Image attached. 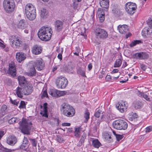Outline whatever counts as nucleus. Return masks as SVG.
I'll return each mask as SVG.
<instances>
[{
    "label": "nucleus",
    "mask_w": 152,
    "mask_h": 152,
    "mask_svg": "<svg viewBox=\"0 0 152 152\" xmlns=\"http://www.w3.org/2000/svg\"><path fill=\"white\" fill-rule=\"evenodd\" d=\"M52 33V30L51 27L43 26L39 30L37 34L41 40L47 41L50 39Z\"/></svg>",
    "instance_id": "nucleus-1"
},
{
    "label": "nucleus",
    "mask_w": 152,
    "mask_h": 152,
    "mask_svg": "<svg viewBox=\"0 0 152 152\" xmlns=\"http://www.w3.org/2000/svg\"><path fill=\"white\" fill-rule=\"evenodd\" d=\"M60 110L62 114L68 117H72L75 114V110L72 107L66 103L61 106Z\"/></svg>",
    "instance_id": "nucleus-2"
},
{
    "label": "nucleus",
    "mask_w": 152,
    "mask_h": 152,
    "mask_svg": "<svg viewBox=\"0 0 152 152\" xmlns=\"http://www.w3.org/2000/svg\"><path fill=\"white\" fill-rule=\"evenodd\" d=\"M25 12L27 18L30 20L35 19L36 17V9L30 4H28L26 6Z\"/></svg>",
    "instance_id": "nucleus-3"
},
{
    "label": "nucleus",
    "mask_w": 152,
    "mask_h": 152,
    "mask_svg": "<svg viewBox=\"0 0 152 152\" xmlns=\"http://www.w3.org/2000/svg\"><path fill=\"white\" fill-rule=\"evenodd\" d=\"M32 123L28 120L23 118L20 125L22 127L21 132L24 134H30V131L31 129Z\"/></svg>",
    "instance_id": "nucleus-4"
},
{
    "label": "nucleus",
    "mask_w": 152,
    "mask_h": 152,
    "mask_svg": "<svg viewBox=\"0 0 152 152\" xmlns=\"http://www.w3.org/2000/svg\"><path fill=\"white\" fill-rule=\"evenodd\" d=\"M3 6L5 11L7 13L12 12L15 8V4L14 0H4Z\"/></svg>",
    "instance_id": "nucleus-5"
},
{
    "label": "nucleus",
    "mask_w": 152,
    "mask_h": 152,
    "mask_svg": "<svg viewBox=\"0 0 152 152\" xmlns=\"http://www.w3.org/2000/svg\"><path fill=\"white\" fill-rule=\"evenodd\" d=\"M113 127L117 129H126L128 127L127 123L124 120L118 119L115 121L113 123Z\"/></svg>",
    "instance_id": "nucleus-6"
},
{
    "label": "nucleus",
    "mask_w": 152,
    "mask_h": 152,
    "mask_svg": "<svg viewBox=\"0 0 152 152\" xmlns=\"http://www.w3.org/2000/svg\"><path fill=\"white\" fill-rule=\"evenodd\" d=\"M55 83L58 88L64 89L67 86L68 81L66 78L60 76L56 78Z\"/></svg>",
    "instance_id": "nucleus-7"
},
{
    "label": "nucleus",
    "mask_w": 152,
    "mask_h": 152,
    "mask_svg": "<svg viewBox=\"0 0 152 152\" xmlns=\"http://www.w3.org/2000/svg\"><path fill=\"white\" fill-rule=\"evenodd\" d=\"M11 46L14 48H18L22 45V42L20 38L16 35H12L9 38Z\"/></svg>",
    "instance_id": "nucleus-8"
},
{
    "label": "nucleus",
    "mask_w": 152,
    "mask_h": 152,
    "mask_svg": "<svg viewBox=\"0 0 152 152\" xmlns=\"http://www.w3.org/2000/svg\"><path fill=\"white\" fill-rule=\"evenodd\" d=\"M95 34L96 38L104 39L108 37V34L107 31L103 29L97 28L95 31Z\"/></svg>",
    "instance_id": "nucleus-9"
},
{
    "label": "nucleus",
    "mask_w": 152,
    "mask_h": 152,
    "mask_svg": "<svg viewBox=\"0 0 152 152\" xmlns=\"http://www.w3.org/2000/svg\"><path fill=\"white\" fill-rule=\"evenodd\" d=\"M125 6L126 11L131 15L135 12L137 8L136 4L132 2H128L126 4Z\"/></svg>",
    "instance_id": "nucleus-10"
},
{
    "label": "nucleus",
    "mask_w": 152,
    "mask_h": 152,
    "mask_svg": "<svg viewBox=\"0 0 152 152\" xmlns=\"http://www.w3.org/2000/svg\"><path fill=\"white\" fill-rule=\"evenodd\" d=\"M48 93L50 95L54 97H59L65 94V91H60L55 89L50 90Z\"/></svg>",
    "instance_id": "nucleus-11"
},
{
    "label": "nucleus",
    "mask_w": 152,
    "mask_h": 152,
    "mask_svg": "<svg viewBox=\"0 0 152 152\" xmlns=\"http://www.w3.org/2000/svg\"><path fill=\"white\" fill-rule=\"evenodd\" d=\"M34 66H35L37 70L38 71L43 70L45 66L44 62L41 58L36 60L34 62Z\"/></svg>",
    "instance_id": "nucleus-12"
},
{
    "label": "nucleus",
    "mask_w": 152,
    "mask_h": 152,
    "mask_svg": "<svg viewBox=\"0 0 152 152\" xmlns=\"http://www.w3.org/2000/svg\"><path fill=\"white\" fill-rule=\"evenodd\" d=\"M24 91L25 95H28L30 94L33 91L32 87L31 85L28 83L24 86H21Z\"/></svg>",
    "instance_id": "nucleus-13"
},
{
    "label": "nucleus",
    "mask_w": 152,
    "mask_h": 152,
    "mask_svg": "<svg viewBox=\"0 0 152 152\" xmlns=\"http://www.w3.org/2000/svg\"><path fill=\"white\" fill-rule=\"evenodd\" d=\"M8 73L12 75H15L16 74V67L14 63L11 62L9 64Z\"/></svg>",
    "instance_id": "nucleus-14"
},
{
    "label": "nucleus",
    "mask_w": 152,
    "mask_h": 152,
    "mask_svg": "<svg viewBox=\"0 0 152 152\" xmlns=\"http://www.w3.org/2000/svg\"><path fill=\"white\" fill-rule=\"evenodd\" d=\"M127 104L125 102H121L118 103V105L117 106V109L121 113L126 111L127 108Z\"/></svg>",
    "instance_id": "nucleus-15"
},
{
    "label": "nucleus",
    "mask_w": 152,
    "mask_h": 152,
    "mask_svg": "<svg viewBox=\"0 0 152 152\" xmlns=\"http://www.w3.org/2000/svg\"><path fill=\"white\" fill-rule=\"evenodd\" d=\"M17 139L13 135H10L7 138L6 142L9 145H13L17 142Z\"/></svg>",
    "instance_id": "nucleus-16"
},
{
    "label": "nucleus",
    "mask_w": 152,
    "mask_h": 152,
    "mask_svg": "<svg viewBox=\"0 0 152 152\" xmlns=\"http://www.w3.org/2000/svg\"><path fill=\"white\" fill-rule=\"evenodd\" d=\"M42 48L40 46L36 45L32 48V52L34 54L38 55L42 53Z\"/></svg>",
    "instance_id": "nucleus-17"
},
{
    "label": "nucleus",
    "mask_w": 152,
    "mask_h": 152,
    "mask_svg": "<svg viewBox=\"0 0 152 152\" xmlns=\"http://www.w3.org/2000/svg\"><path fill=\"white\" fill-rule=\"evenodd\" d=\"M100 21L102 23L103 22L104 19L105 14L102 9L99 8L97 12Z\"/></svg>",
    "instance_id": "nucleus-18"
},
{
    "label": "nucleus",
    "mask_w": 152,
    "mask_h": 152,
    "mask_svg": "<svg viewBox=\"0 0 152 152\" xmlns=\"http://www.w3.org/2000/svg\"><path fill=\"white\" fill-rule=\"evenodd\" d=\"M26 56L24 53L21 52H18L16 53V58L19 63L23 61L26 58Z\"/></svg>",
    "instance_id": "nucleus-19"
},
{
    "label": "nucleus",
    "mask_w": 152,
    "mask_h": 152,
    "mask_svg": "<svg viewBox=\"0 0 152 152\" xmlns=\"http://www.w3.org/2000/svg\"><path fill=\"white\" fill-rule=\"evenodd\" d=\"M63 22L61 21L56 20L55 24V28L56 30L58 31H60L63 28Z\"/></svg>",
    "instance_id": "nucleus-20"
},
{
    "label": "nucleus",
    "mask_w": 152,
    "mask_h": 152,
    "mask_svg": "<svg viewBox=\"0 0 152 152\" xmlns=\"http://www.w3.org/2000/svg\"><path fill=\"white\" fill-rule=\"evenodd\" d=\"M128 27L126 25H119L118 27L119 32L122 34L125 33L128 31Z\"/></svg>",
    "instance_id": "nucleus-21"
},
{
    "label": "nucleus",
    "mask_w": 152,
    "mask_h": 152,
    "mask_svg": "<svg viewBox=\"0 0 152 152\" xmlns=\"http://www.w3.org/2000/svg\"><path fill=\"white\" fill-rule=\"evenodd\" d=\"M18 79L19 84L21 86H24L26 84L29 83L23 76H19L18 77Z\"/></svg>",
    "instance_id": "nucleus-22"
},
{
    "label": "nucleus",
    "mask_w": 152,
    "mask_h": 152,
    "mask_svg": "<svg viewBox=\"0 0 152 152\" xmlns=\"http://www.w3.org/2000/svg\"><path fill=\"white\" fill-rule=\"evenodd\" d=\"M27 26V24L25 20H21L19 22L18 25V27L21 29H24Z\"/></svg>",
    "instance_id": "nucleus-23"
},
{
    "label": "nucleus",
    "mask_w": 152,
    "mask_h": 152,
    "mask_svg": "<svg viewBox=\"0 0 152 152\" xmlns=\"http://www.w3.org/2000/svg\"><path fill=\"white\" fill-rule=\"evenodd\" d=\"M48 104L45 103L43 104L44 108L43 110L40 113V114L43 116L45 117L46 118H48Z\"/></svg>",
    "instance_id": "nucleus-24"
},
{
    "label": "nucleus",
    "mask_w": 152,
    "mask_h": 152,
    "mask_svg": "<svg viewBox=\"0 0 152 152\" xmlns=\"http://www.w3.org/2000/svg\"><path fill=\"white\" fill-rule=\"evenodd\" d=\"M16 91L17 96L20 98H22L23 96V95H24V91L22 87H17L16 89Z\"/></svg>",
    "instance_id": "nucleus-25"
},
{
    "label": "nucleus",
    "mask_w": 152,
    "mask_h": 152,
    "mask_svg": "<svg viewBox=\"0 0 152 152\" xmlns=\"http://www.w3.org/2000/svg\"><path fill=\"white\" fill-rule=\"evenodd\" d=\"M82 128L81 127H77L75 128L74 132V135L76 137L80 138L81 135Z\"/></svg>",
    "instance_id": "nucleus-26"
},
{
    "label": "nucleus",
    "mask_w": 152,
    "mask_h": 152,
    "mask_svg": "<svg viewBox=\"0 0 152 152\" xmlns=\"http://www.w3.org/2000/svg\"><path fill=\"white\" fill-rule=\"evenodd\" d=\"M27 74L28 76H34L36 75V71L34 66H31Z\"/></svg>",
    "instance_id": "nucleus-27"
},
{
    "label": "nucleus",
    "mask_w": 152,
    "mask_h": 152,
    "mask_svg": "<svg viewBox=\"0 0 152 152\" xmlns=\"http://www.w3.org/2000/svg\"><path fill=\"white\" fill-rule=\"evenodd\" d=\"M48 15V11L45 8H42L40 11V16L43 18H47Z\"/></svg>",
    "instance_id": "nucleus-28"
},
{
    "label": "nucleus",
    "mask_w": 152,
    "mask_h": 152,
    "mask_svg": "<svg viewBox=\"0 0 152 152\" xmlns=\"http://www.w3.org/2000/svg\"><path fill=\"white\" fill-rule=\"evenodd\" d=\"M142 34V36H146L149 34H152V30L149 27H145L143 29Z\"/></svg>",
    "instance_id": "nucleus-29"
},
{
    "label": "nucleus",
    "mask_w": 152,
    "mask_h": 152,
    "mask_svg": "<svg viewBox=\"0 0 152 152\" xmlns=\"http://www.w3.org/2000/svg\"><path fill=\"white\" fill-rule=\"evenodd\" d=\"M100 6L102 8H108L109 6V0H102L100 2Z\"/></svg>",
    "instance_id": "nucleus-30"
},
{
    "label": "nucleus",
    "mask_w": 152,
    "mask_h": 152,
    "mask_svg": "<svg viewBox=\"0 0 152 152\" xmlns=\"http://www.w3.org/2000/svg\"><path fill=\"white\" fill-rule=\"evenodd\" d=\"M92 145L95 148H98L102 145L101 144L97 139H95L92 141Z\"/></svg>",
    "instance_id": "nucleus-31"
},
{
    "label": "nucleus",
    "mask_w": 152,
    "mask_h": 152,
    "mask_svg": "<svg viewBox=\"0 0 152 152\" xmlns=\"http://www.w3.org/2000/svg\"><path fill=\"white\" fill-rule=\"evenodd\" d=\"M103 136L106 140L109 142L111 141L112 139L110 134L106 132H104L103 134Z\"/></svg>",
    "instance_id": "nucleus-32"
},
{
    "label": "nucleus",
    "mask_w": 152,
    "mask_h": 152,
    "mask_svg": "<svg viewBox=\"0 0 152 152\" xmlns=\"http://www.w3.org/2000/svg\"><path fill=\"white\" fill-rule=\"evenodd\" d=\"M137 94L139 96L144 98L147 100L149 101V98L148 97V95L144 94L143 92H141L140 91H138Z\"/></svg>",
    "instance_id": "nucleus-33"
},
{
    "label": "nucleus",
    "mask_w": 152,
    "mask_h": 152,
    "mask_svg": "<svg viewBox=\"0 0 152 152\" xmlns=\"http://www.w3.org/2000/svg\"><path fill=\"white\" fill-rule=\"evenodd\" d=\"M140 59H147L149 56L145 52H142L140 53Z\"/></svg>",
    "instance_id": "nucleus-34"
},
{
    "label": "nucleus",
    "mask_w": 152,
    "mask_h": 152,
    "mask_svg": "<svg viewBox=\"0 0 152 152\" xmlns=\"http://www.w3.org/2000/svg\"><path fill=\"white\" fill-rule=\"evenodd\" d=\"M60 51L61 52L58 54L57 57L60 61H61L62 59V54L63 51V49L62 48H59L57 50V51L59 53H60Z\"/></svg>",
    "instance_id": "nucleus-35"
},
{
    "label": "nucleus",
    "mask_w": 152,
    "mask_h": 152,
    "mask_svg": "<svg viewBox=\"0 0 152 152\" xmlns=\"http://www.w3.org/2000/svg\"><path fill=\"white\" fill-rule=\"evenodd\" d=\"M142 42L140 40H135L132 41L130 44V46L131 47H132L137 44L142 43Z\"/></svg>",
    "instance_id": "nucleus-36"
},
{
    "label": "nucleus",
    "mask_w": 152,
    "mask_h": 152,
    "mask_svg": "<svg viewBox=\"0 0 152 152\" xmlns=\"http://www.w3.org/2000/svg\"><path fill=\"white\" fill-rule=\"evenodd\" d=\"M77 72L78 74L80 75L83 77H86L85 71L82 70L80 67L79 68L77 69Z\"/></svg>",
    "instance_id": "nucleus-37"
},
{
    "label": "nucleus",
    "mask_w": 152,
    "mask_h": 152,
    "mask_svg": "<svg viewBox=\"0 0 152 152\" xmlns=\"http://www.w3.org/2000/svg\"><path fill=\"white\" fill-rule=\"evenodd\" d=\"M143 106L142 103L140 102H136L134 104V108L136 109L141 108Z\"/></svg>",
    "instance_id": "nucleus-38"
},
{
    "label": "nucleus",
    "mask_w": 152,
    "mask_h": 152,
    "mask_svg": "<svg viewBox=\"0 0 152 152\" xmlns=\"http://www.w3.org/2000/svg\"><path fill=\"white\" fill-rule=\"evenodd\" d=\"M122 61L121 59H118L117 60L114 64V67H119L121 65Z\"/></svg>",
    "instance_id": "nucleus-39"
},
{
    "label": "nucleus",
    "mask_w": 152,
    "mask_h": 152,
    "mask_svg": "<svg viewBox=\"0 0 152 152\" xmlns=\"http://www.w3.org/2000/svg\"><path fill=\"white\" fill-rule=\"evenodd\" d=\"M18 120L16 118H12L8 121V123L10 124L18 122Z\"/></svg>",
    "instance_id": "nucleus-40"
},
{
    "label": "nucleus",
    "mask_w": 152,
    "mask_h": 152,
    "mask_svg": "<svg viewBox=\"0 0 152 152\" xmlns=\"http://www.w3.org/2000/svg\"><path fill=\"white\" fill-rule=\"evenodd\" d=\"M28 145L26 144H24L23 143L22 144L19 146L20 148L23 150H25L28 147Z\"/></svg>",
    "instance_id": "nucleus-41"
},
{
    "label": "nucleus",
    "mask_w": 152,
    "mask_h": 152,
    "mask_svg": "<svg viewBox=\"0 0 152 152\" xmlns=\"http://www.w3.org/2000/svg\"><path fill=\"white\" fill-rule=\"evenodd\" d=\"M19 107L20 109L26 108V104L25 102L23 101H21Z\"/></svg>",
    "instance_id": "nucleus-42"
},
{
    "label": "nucleus",
    "mask_w": 152,
    "mask_h": 152,
    "mask_svg": "<svg viewBox=\"0 0 152 152\" xmlns=\"http://www.w3.org/2000/svg\"><path fill=\"white\" fill-rule=\"evenodd\" d=\"M132 56L133 58L140 59V53H136L134 54Z\"/></svg>",
    "instance_id": "nucleus-43"
},
{
    "label": "nucleus",
    "mask_w": 152,
    "mask_h": 152,
    "mask_svg": "<svg viewBox=\"0 0 152 152\" xmlns=\"http://www.w3.org/2000/svg\"><path fill=\"white\" fill-rule=\"evenodd\" d=\"M89 115L90 113L89 112L87 111L85 113L84 117L86 118V122H87L89 118Z\"/></svg>",
    "instance_id": "nucleus-44"
},
{
    "label": "nucleus",
    "mask_w": 152,
    "mask_h": 152,
    "mask_svg": "<svg viewBox=\"0 0 152 152\" xmlns=\"http://www.w3.org/2000/svg\"><path fill=\"white\" fill-rule=\"evenodd\" d=\"M7 109V106L5 105H3L1 108V112L3 113Z\"/></svg>",
    "instance_id": "nucleus-45"
},
{
    "label": "nucleus",
    "mask_w": 152,
    "mask_h": 152,
    "mask_svg": "<svg viewBox=\"0 0 152 152\" xmlns=\"http://www.w3.org/2000/svg\"><path fill=\"white\" fill-rule=\"evenodd\" d=\"M101 112L102 111L100 110H99L95 112L94 114L95 116L97 118L99 117Z\"/></svg>",
    "instance_id": "nucleus-46"
},
{
    "label": "nucleus",
    "mask_w": 152,
    "mask_h": 152,
    "mask_svg": "<svg viewBox=\"0 0 152 152\" xmlns=\"http://www.w3.org/2000/svg\"><path fill=\"white\" fill-rule=\"evenodd\" d=\"M86 137V135L85 134H83L82 135L81 138L80 140V142H81V143H83L84 140Z\"/></svg>",
    "instance_id": "nucleus-47"
},
{
    "label": "nucleus",
    "mask_w": 152,
    "mask_h": 152,
    "mask_svg": "<svg viewBox=\"0 0 152 152\" xmlns=\"http://www.w3.org/2000/svg\"><path fill=\"white\" fill-rule=\"evenodd\" d=\"M56 139L57 141L59 143H62L63 142V139L60 136H57Z\"/></svg>",
    "instance_id": "nucleus-48"
},
{
    "label": "nucleus",
    "mask_w": 152,
    "mask_h": 152,
    "mask_svg": "<svg viewBox=\"0 0 152 152\" xmlns=\"http://www.w3.org/2000/svg\"><path fill=\"white\" fill-rule=\"evenodd\" d=\"M31 141L33 146H36L37 145V142L35 140V139H31Z\"/></svg>",
    "instance_id": "nucleus-49"
},
{
    "label": "nucleus",
    "mask_w": 152,
    "mask_h": 152,
    "mask_svg": "<svg viewBox=\"0 0 152 152\" xmlns=\"http://www.w3.org/2000/svg\"><path fill=\"white\" fill-rule=\"evenodd\" d=\"M152 130V127L151 126H149L145 129V132H149Z\"/></svg>",
    "instance_id": "nucleus-50"
},
{
    "label": "nucleus",
    "mask_w": 152,
    "mask_h": 152,
    "mask_svg": "<svg viewBox=\"0 0 152 152\" xmlns=\"http://www.w3.org/2000/svg\"><path fill=\"white\" fill-rule=\"evenodd\" d=\"M138 117V115L137 114L135 113L133 114L132 116V120H133L134 119H135V118H137Z\"/></svg>",
    "instance_id": "nucleus-51"
},
{
    "label": "nucleus",
    "mask_w": 152,
    "mask_h": 152,
    "mask_svg": "<svg viewBox=\"0 0 152 152\" xmlns=\"http://www.w3.org/2000/svg\"><path fill=\"white\" fill-rule=\"evenodd\" d=\"M116 137L117 140L118 141L120 140L123 138L122 136L120 135H116Z\"/></svg>",
    "instance_id": "nucleus-52"
},
{
    "label": "nucleus",
    "mask_w": 152,
    "mask_h": 152,
    "mask_svg": "<svg viewBox=\"0 0 152 152\" xmlns=\"http://www.w3.org/2000/svg\"><path fill=\"white\" fill-rule=\"evenodd\" d=\"M140 66L141 69H142L143 71H145L146 69L145 65L141 63L140 64Z\"/></svg>",
    "instance_id": "nucleus-53"
},
{
    "label": "nucleus",
    "mask_w": 152,
    "mask_h": 152,
    "mask_svg": "<svg viewBox=\"0 0 152 152\" xmlns=\"http://www.w3.org/2000/svg\"><path fill=\"white\" fill-rule=\"evenodd\" d=\"M11 103L12 104L17 106L18 105V104L19 103V102H17L16 100H15L13 101L11 100Z\"/></svg>",
    "instance_id": "nucleus-54"
},
{
    "label": "nucleus",
    "mask_w": 152,
    "mask_h": 152,
    "mask_svg": "<svg viewBox=\"0 0 152 152\" xmlns=\"http://www.w3.org/2000/svg\"><path fill=\"white\" fill-rule=\"evenodd\" d=\"M105 80L107 81H109L111 80V78L110 76L108 75H107L105 78Z\"/></svg>",
    "instance_id": "nucleus-55"
},
{
    "label": "nucleus",
    "mask_w": 152,
    "mask_h": 152,
    "mask_svg": "<svg viewBox=\"0 0 152 152\" xmlns=\"http://www.w3.org/2000/svg\"><path fill=\"white\" fill-rule=\"evenodd\" d=\"M28 141L27 138L26 137H24L23 139V143H24V144H26L28 145Z\"/></svg>",
    "instance_id": "nucleus-56"
},
{
    "label": "nucleus",
    "mask_w": 152,
    "mask_h": 152,
    "mask_svg": "<svg viewBox=\"0 0 152 152\" xmlns=\"http://www.w3.org/2000/svg\"><path fill=\"white\" fill-rule=\"evenodd\" d=\"M5 133L4 131H0V140L1 139L3 135L5 134Z\"/></svg>",
    "instance_id": "nucleus-57"
},
{
    "label": "nucleus",
    "mask_w": 152,
    "mask_h": 152,
    "mask_svg": "<svg viewBox=\"0 0 152 152\" xmlns=\"http://www.w3.org/2000/svg\"><path fill=\"white\" fill-rule=\"evenodd\" d=\"M42 96L44 97H48V95L47 91H44L42 93Z\"/></svg>",
    "instance_id": "nucleus-58"
},
{
    "label": "nucleus",
    "mask_w": 152,
    "mask_h": 152,
    "mask_svg": "<svg viewBox=\"0 0 152 152\" xmlns=\"http://www.w3.org/2000/svg\"><path fill=\"white\" fill-rule=\"evenodd\" d=\"M70 124L68 123H63L62 124V126H70Z\"/></svg>",
    "instance_id": "nucleus-59"
},
{
    "label": "nucleus",
    "mask_w": 152,
    "mask_h": 152,
    "mask_svg": "<svg viewBox=\"0 0 152 152\" xmlns=\"http://www.w3.org/2000/svg\"><path fill=\"white\" fill-rule=\"evenodd\" d=\"M77 1H75L73 2V7L74 9H76L77 8L78 4L77 3Z\"/></svg>",
    "instance_id": "nucleus-60"
},
{
    "label": "nucleus",
    "mask_w": 152,
    "mask_h": 152,
    "mask_svg": "<svg viewBox=\"0 0 152 152\" xmlns=\"http://www.w3.org/2000/svg\"><path fill=\"white\" fill-rule=\"evenodd\" d=\"M88 70H91L92 68V66L91 63L89 64L88 65Z\"/></svg>",
    "instance_id": "nucleus-61"
},
{
    "label": "nucleus",
    "mask_w": 152,
    "mask_h": 152,
    "mask_svg": "<svg viewBox=\"0 0 152 152\" xmlns=\"http://www.w3.org/2000/svg\"><path fill=\"white\" fill-rule=\"evenodd\" d=\"M127 64L126 63V62H124L123 65L122 66V68H124L126 66H127Z\"/></svg>",
    "instance_id": "nucleus-62"
},
{
    "label": "nucleus",
    "mask_w": 152,
    "mask_h": 152,
    "mask_svg": "<svg viewBox=\"0 0 152 152\" xmlns=\"http://www.w3.org/2000/svg\"><path fill=\"white\" fill-rule=\"evenodd\" d=\"M5 46V45L3 43L0 42V47L4 48Z\"/></svg>",
    "instance_id": "nucleus-63"
},
{
    "label": "nucleus",
    "mask_w": 152,
    "mask_h": 152,
    "mask_svg": "<svg viewBox=\"0 0 152 152\" xmlns=\"http://www.w3.org/2000/svg\"><path fill=\"white\" fill-rule=\"evenodd\" d=\"M4 152H11L12 150L10 149H8L7 148L4 149Z\"/></svg>",
    "instance_id": "nucleus-64"
}]
</instances>
